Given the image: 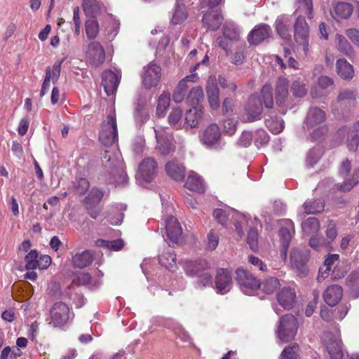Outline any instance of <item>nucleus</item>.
Instances as JSON below:
<instances>
[{"mask_svg":"<svg viewBox=\"0 0 359 359\" xmlns=\"http://www.w3.org/2000/svg\"><path fill=\"white\" fill-rule=\"evenodd\" d=\"M290 18L287 16L278 17L276 21V28L278 34L285 39L290 36L289 27L290 25Z\"/></svg>","mask_w":359,"mask_h":359,"instance_id":"e433bc0d","label":"nucleus"},{"mask_svg":"<svg viewBox=\"0 0 359 359\" xmlns=\"http://www.w3.org/2000/svg\"><path fill=\"white\" fill-rule=\"evenodd\" d=\"M324 203L320 200L307 201L304 204V209L306 214H317L324 210Z\"/></svg>","mask_w":359,"mask_h":359,"instance_id":"79ce46f5","label":"nucleus"},{"mask_svg":"<svg viewBox=\"0 0 359 359\" xmlns=\"http://www.w3.org/2000/svg\"><path fill=\"white\" fill-rule=\"evenodd\" d=\"M161 68L156 63L151 62L145 66L142 74V82L147 89L156 87L160 82Z\"/></svg>","mask_w":359,"mask_h":359,"instance_id":"6e6552de","label":"nucleus"},{"mask_svg":"<svg viewBox=\"0 0 359 359\" xmlns=\"http://www.w3.org/2000/svg\"><path fill=\"white\" fill-rule=\"evenodd\" d=\"M64 62V59L56 62L50 68V67H48L46 69V78H48L49 76V80L51 81L53 83H55L60 75V71H61V65L62 62Z\"/></svg>","mask_w":359,"mask_h":359,"instance_id":"8fccbe9b","label":"nucleus"},{"mask_svg":"<svg viewBox=\"0 0 359 359\" xmlns=\"http://www.w3.org/2000/svg\"><path fill=\"white\" fill-rule=\"evenodd\" d=\"M86 34L89 39H95L99 32V24L95 18H90L85 23Z\"/></svg>","mask_w":359,"mask_h":359,"instance_id":"de8ad7c7","label":"nucleus"},{"mask_svg":"<svg viewBox=\"0 0 359 359\" xmlns=\"http://www.w3.org/2000/svg\"><path fill=\"white\" fill-rule=\"evenodd\" d=\"M201 142L208 148L219 149L222 147V135L216 123L208 126L199 135Z\"/></svg>","mask_w":359,"mask_h":359,"instance_id":"423d86ee","label":"nucleus"},{"mask_svg":"<svg viewBox=\"0 0 359 359\" xmlns=\"http://www.w3.org/2000/svg\"><path fill=\"white\" fill-rule=\"evenodd\" d=\"M89 188V182L85 178H79L74 183L75 191L79 194H83Z\"/></svg>","mask_w":359,"mask_h":359,"instance_id":"e2e57ef3","label":"nucleus"},{"mask_svg":"<svg viewBox=\"0 0 359 359\" xmlns=\"http://www.w3.org/2000/svg\"><path fill=\"white\" fill-rule=\"evenodd\" d=\"M236 280L242 292L248 295H253L261 287L259 280L243 268L237 269Z\"/></svg>","mask_w":359,"mask_h":359,"instance_id":"39448f33","label":"nucleus"},{"mask_svg":"<svg viewBox=\"0 0 359 359\" xmlns=\"http://www.w3.org/2000/svg\"><path fill=\"white\" fill-rule=\"evenodd\" d=\"M224 36L231 40H236L239 36V30L233 24L229 23L224 28Z\"/></svg>","mask_w":359,"mask_h":359,"instance_id":"13d9d810","label":"nucleus"},{"mask_svg":"<svg viewBox=\"0 0 359 359\" xmlns=\"http://www.w3.org/2000/svg\"><path fill=\"white\" fill-rule=\"evenodd\" d=\"M25 262L27 270L46 269L50 265L51 258L48 255L39 257L37 250H32L25 257Z\"/></svg>","mask_w":359,"mask_h":359,"instance_id":"1a4fd4ad","label":"nucleus"},{"mask_svg":"<svg viewBox=\"0 0 359 359\" xmlns=\"http://www.w3.org/2000/svg\"><path fill=\"white\" fill-rule=\"evenodd\" d=\"M262 112V103L261 98L256 95H251L244 107V111L241 115L243 122H253L260 119Z\"/></svg>","mask_w":359,"mask_h":359,"instance_id":"0eeeda50","label":"nucleus"},{"mask_svg":"<svg viewBox=\"0 0 359 359\" xmlns=\"http://www.w3.org/2000/svg\"><path fill=\"white\" fill-rule=\"evenodd\" d=\"M170 93L163 92L158 97L156 107V114L158 116H163L165 111L170 106Z\"/></svg>","mask_w":359,"mask_h":359,"instance_id":"a18cd8bd","label":"nucleus"},{"mask_svg":"<svg viewBox=\"0 0 359 359\" xmlns=\"http://www.w3.org/2000/svg\"><path fill=\"white\" fill-rule=\"evenodd\" d=\"M182 111L179 108H173L168 116V123L176 128L182 126Z\"/></svg>","mask_w":359,"mask_h":359,"instance_id":"864d4df0","label":"nucleus"},{"mask_svg":"<svg viewBox=\"0 0 359 359\" xmlns=\"http://www.w3.org/2000/svg\"><path fill=\"white\" fill-rule=\"evenodd\" d=\"M327 350L331 359H342L344 351L342 343L339 338L334 337L330 339L327 343Z\"/></svg>","mask_w":359,"mask_h":359,"instance_id":"bb28decb","label":"nucleus"},{"mask_svg":"<svg viewBox=\"0 0 359 359\" xmlns=\"http://www.w3.org/2000/svg\"><path fill=\"white\" fill-rule=\"evenodd\" d=\"M262 103L265 107L271 109L273 106V98L272 95V88L270 85L266 84L262 88Z\"/></svg>","mask_w":359,"mask_h":359,"instance_id":"09e8293b","label":"nucleus"},{"mask_svg":"<svg viewBox=\"0 0 359 359\" xmlns=\"http://www.w3.org/2000/svg\"><path fill=\"white\" fill-rule=\"evenodd\" d=\"M339 259L338 255H330L325 261V271H323V269H320L319 270V275L318 276V281H320V279H324L326 276L327 273L331 270L332 265L337 261Z\"/></svg>","mask_w":359,"mask_h":359,"instance_id":"5fc2aeb1","label":"nucleus"},{"mask_svg":"<svg viewBox=\"0 0 359 359\" xmlns=\"http://www.w3.org/2000/svg\"><path fill=\"white\" fill-rule=\"evenodd\" d=\"M213 215L215 219H217V221L222 225L226 224V222L231 215V219L236 221V231L241 237L244 234L243 226L248 225V219L245 215L240 214L230 208H225V209H216L213 212Z\"/></svg>","mask_w":359,"mask_h":359,"instance_id":"f257e3e1","label":"nucleus"},{"mask_svg":"<svg viewBox=\"0 0 359 359\" xmlns=\"http://www.w3.org/2000/svg\"><path fill=\"white\" fill-rule=\"evenodd\" d=\"M302 226L305 235L313 236L319 231L320 224L318 219L309 217L302 223Z\"/></svg>","mask_w":359,"mask_h":359,"instance_id":"58836bf2","label":"nucleus"},{"mask_svg":"<svg viewBox=\"0 0 359 359\" xmlns=\"http://www.w3.org/2000/svg\"><path fill=\"white\" fill-rule=\"evenodd\" d=\"M86 55L87 58L95 66L101 65L105 59L104 48L101 44L97 41H93L88 46Z\"/></svg>","mask_w":359,"mask_h":359,"instance_id":"a211bd4d","label":"nucleus"},{"mask_svg":"<svg viewBox=\"0 0 359 359\" xmlns=\"http://www.w3.org/2000/svg\"><path fill=\"white\" fill-rule=\"evenodd\" d=\"M297 350L296 345L286 347L280 355V359H297Z\"/></svg>","mask_w":359,"mask_h":359,"instance_id":"680f3d73","label":"nucleus"},{"mask_svg":"<svg viewBox=\"0 0 359 359\" xmlns=\"http://www.w3.org/2000/svg\"><path fill=\"white\" fill-rule=\"evenodd\" d=\"M294 39L296 42L303 46L305 53L309 50V27L302 17L297 18L294 24Z\"/></svg>","mask_w":359,"mask_h":359,"instance_id":"f8f14e48","label":"nucleus"},{"mask_svg":"<svg viewBox=\"0 0 359 359\" xmlns=\"http://www.w3.org/2000/svg\"><path fill=\"white\" fill-rule=\"evenodd\" d=\"M167 174L176 181L182 180L184 177V168L179 163L168 162L165 167Z\"/></svg>","mask_w":359,"mask_h":359,"instance_id":"2f4dec72","label":"nucleus"},{"mask_svg":"<svg viewBox=\"0 0 359 359\" xmlns=\"http://www.w3.org/2000/svg\"><path fill=\"white\" fill-rule=\"evenodd\" d=\"M326 120V113L317 107H311L304 121V128L307 129L323 123Z\"/></svg>","mask_w":359,"mask_h":359,"instance_id":"f3484780","label":"nucleus"},{"mask_svg":"<svg viewBox=\"0 0 359 359\" xmlns=\"http://www.w3.org/2000/svg\"><path fill=\"white\" fill-rule=\"evenodd\" d=\"M343 290L341 286L332 285L327 287L323 293L325 302L331 306H335L341 299Z\"/></svg>","mask_w":359,"mask_h":359,"instance_id":"4be33fe9","label":"nucleus"},{"mask_svg":"<svg viewBox=\"0 0 359 359\" xmlns=\"http://www.w3.org/2000/svg\"><path fill=\"white\" fill-rule=\"evenodd\" d=\"M327 128L325 126H318L313 130L311 137L313 141H318L327 134Z\"/></svg>","mask_w":359,"mask_h":359,"instance_id":"69168bd1","label":"nucleus"},{"mask_svg":"<svg viewBox=\"0 0 359 359\" xmlns=\"http://www.w3.org/2000/svg\"><path fill=\"white\" fill-rule=\"evenodd\" d=\"M95 245L97 247H103L114 251L120 250L124 245V242L122 239L115 241H106L103 239H97L95 241Z\"/></svg>","mask_w":359,"mask_h":359,"instance_id":"49530a36","label":"nucleus"},{"mask_svg":"<svg viewBox=\"0 0 359 359\" xmlns=\"http://www.w3.org/2000/svg\"><path fill=\"white\" fill-rule=\"evenodd\" d=\"M296 293L290 287L283 288L277 295L280 305L285 309H291L295 302Z\"/></svg>","mask_w":359,"mask_h":359,"instance_id":"5701e85b","label":"nucleus"},{"mask_svg":"<svg viewBox=\"0 0 359 359\" xmlns=\"http://www.w3.org/2000/svg\"><path fill=\"white\" fill-rule=\"evenodd\" d=\"M81 6L87 17L95 18L100 13L101 5L97 0H83Z\"/></svg>","mask_w":359,"mask_h":359,"instance_id":"72a5a7b5","label":"nucleus"},{"mask_svg":"<svg viewBox=\"0 0 359 359\" xmlns=\"http://www.w3.org/2000/svg\"><path fill=\"white\" fill-rule=\"evenodd\" d=\"M335 40L336 46L339 51L349 57L355 55V51L353 47L344 36L341 34H336Z\"/></svg>","mask_w":359,"mask_h":359,"instance_id":"c9c22d12","label":"nucleus"},{"mask_svg":"<svg viewBox=\"0 0 359 359\" xmlns=\"http://www.w3.org/2000/svg\"><path fill=\"white\" fill-rule=\"evenodd\" d=\"M203 100V91L201 87L196 86L193 88L187 97V102L193 107H199V104Z\"/></svg>","mask_w":359,"mask_h":359,"instance_id":"a19ab883","label":"nucleus"},{"mask_svg":"<svg viewBox=\"0 0 359 359\" xmlns=\"http://www.w3.org/2000/svg\"><path fill=\"white\" fill-rule=\"evenodd\" d=\"M280 283L278 279L271 278L266 279L262 285V290L266 294H271L279 287Z\"/></svg>","mask_w":359,"mask_h":359,"instance_id":"6e6d98bb","label":"nucleus"},{"mask_svg":"<svg viewBox=\"0 0 359 359\" xmlns=\"http://www.w3.org/2000/svg\"><path fill=\"white\" fill-rule=\"evenodd\" d=\"M232 277L231 273L226 269H219L217 271L215 280V288L218 294H226L232 287Z\"/></svg>","mask_w":359,"mask_h":359,"instance_id":"ddd939ff","label":"nucleus"},{"mask_svg":"<svg viewBox=\"0 0 359 359\" xmlns=\"http://www.w3.org/2000/svg\"><path fill=\"white\" fill-rule=\"evenodd\" d=\"M157 172L156 161L151 158H146L139 166L138 176L145 182L154 180Z\"/></svg>","mask_w":359,"mask_h":359,"instance_id":"dca6fc26","label":"nucleus"},{"mask_svg":"<svg viewBox=\"0 0 359 359\" xmlns=\"http://www.w3.org/2000/svg\"><path fill=\"white\" fill-rule=\"evenodd\" d=\"M99 140L105 146H111L118 140L116 118L114 111L107 115L100 131Z\"/></svg>","mask_w":359,"mask_h":359,"instance_id":"f03ea898","label":"nucleus"},{"mask_svg":"<svg viewBox=\"0 0 359 359\" xmlns=\"http://www.w3.org/2000/svg\"><path fill=\"white\" fill-rule=\"evenodd\" d=\"M280 237L282 243L280 256L285 260L287 257V250L292 238L291 231L286 227L281 228L280 230Z\"/></svg>","mask_w":359,"mask_h":359,"instance_id":"ea45409f","label":"nucleus"},{"mask_svg":"<svg viewBox=\"0 0 359 359\" xmlns=\"http://www.w3.org/2000/svg\"><path fill=\"white\" fill-rule=\"evenodd\" d=\"M288 81L285 78H279L277 81L275 89L276 102L278 105L285 103L288 96Z\"/></svg>","mask_w":359,"mask_h":359,"instance_id":"a878e982","label":"nucleus"},{"mask_svg":"<svg viewBox=\"0 0 359 359\" xmlns=\"http://www.w3.org/2000/svg\"><path fill=\"white\" fill-rule=\"evenodd\" d=\"M252 137H253L251 132L244 131L241 135L238 140V144L242 147H247L249 145H250L252 140Z\"/></svg>","mask_w":359,"mask_h":359,"instance_id":"774afa93","label":"nucleus"},{"mask_svg":"<svg viewBox=\"0 0 359 359\" xmlns=\"http://www.w3.org/2000/svg\"><path fill=\"white\" fill-rule=\"evenodd\" d=\"M161 320L162 321L163 326L170 330L177 337L180 338L182 341H188L190 340V337L188 333L177 322L170 319H161Z\"/></svg>","mask_w":359,"mask_h":359,"instance_id":"393cba45","label":"nucleus"},{"mask_svg":"<svg viewBox=\"0 0 359 359\" xmlns=\"http://www.w3.org/2000/svg\"><path fill=\"white\" fill-rule=\"evenodd\" d=\"M156 148L162 154H168L174 150L172 137L170 131L163 127L154 128Z\"/></svg>","mask_w":359,"mask_h":359,"instance_id":"9d476101","label":"nucleus"},{"mask_svg":"<svg viewBox=\"0 0 359 359\" xmlns=\"http://www.w3.org/2000/svg\"><path fill=\"white\" fill-rule=\"evenodd\" d=\"M201 115L202 109H201V107H193L186 114L185 124L190 128L197 126L199 123Z\"/></svg>","mask_w":359,"mask_h":359,"instance_id":"f704fd0d","label":"nucleus"},{"mask_svg":"<svg viewBox=\"0 0 359 359\" xmlns=\"http://www.w3.org/2000/svg\"><path fill=\"white\" fill-rule=\"evenodd\" d=\"M309 257V252L303 247L294 248L290 252V263L294 269L298 271L304 273L305 271L304 265Z\"/></svg>","mask_w":359,"mask_h":359,"instance_id":"4468645a","label":"nucleus"},{"mask_svg":"<svg viewBox=\"0 0 359 359\" xmlns=\"http://www.w3.org/2000/svg\"><path fill=\"white\" fill-rule=\"evenodd\" d=\"M347 133V147L350 151H355L359 144V121L348 128H343L337 133V137L344 136Z\"/></svg>","mask_w":359,"mask_h":359,"instance_id":"2eb2a0df","label":"nucleus"},{"mask_svg":"<svg viewBox=\"0 0 359 359\" xmlns=\"http://www.w3.org/2000/svg\"><path fill=\"white\" fill-rule=\"evenodd\" d=\"M198 76L196 74H192L191 75L187 76L178 83L172 95V99L174 102L176 103H180L182 102L188 88L187 83L189 81L195 82Z\"/></svg>","mask_w":359,"mask_h":359,"instance_id":"412c9836","label":"nucleus"},{"mask_svg":"<svg viewBox=\"0 0 359 359\" xmlns=\"http://www.w3.org/2000/svg\"><path fill=\"white\" fill-rule=\"evenodd\" d=\"M185 187L191 191L196 192L204 191V185L201 177L194 171L189 172Z\"/></svg>","mask_w":359,"mask_h":359,"instance_id":"473e14b6","label":"nucleus"},{"mask_svg":"<svg viewBox=\"0 0 359 359\" xmlns=\"http://www.w3.org/2000/svg\"><path fill=\"white\" fill-rule=\"evenodd\" d=\"M224 131L229 135H232L236 130V121L232 118L225 119L223 122Z\"/></svg>","mask_w":359,"mask_h":359,"instance_id":"0e129e2a","label":"nucleus"},{"mask_svg":"<svg viewBox=\"0 0 359 359\" xmlns=\"http://www.w3.org/2000/svg\"><path fill=\"white\" fill-rule=\"evenodd\" d=\"M119 76L111 70H106L102 74V86L107 95H113L118 86Z\"/></svg>","mask_w":359,"mask_h":359,"instance_id":"aec40b11","label":"nucleus"},{"mask_svg":"<svg viewBox=\"0 0 359 359\" xmlns=\"http://www.w3.org/2000/svg\"><path fill=\"white\" fill-rule=\"evenodd\" d=\"M297 329V320L292 315L287 314L280 318L276 333L283 342H287L294 338Z\"/></svg>","mask_w":359,"mask_h":359,"instance_id":"20e7f679","label":"nucleus"},{"mask_svg":"<svg viewBox=\"0 0 359 359\" xmlns=\"http://www.w3.org/2000/svg\"><path fill=\"white\" fill-rule=\"evenodd\" d=\"M50 315L51 319L50 324L53 327H61L69 319V309L66 304L57 302L53 306Z\"/></svg>","mask_w":359,"mask_h":359,"instance_id":"9b49d317","label":"nucleus"},{"mask_svg":"<svg viewBox=\"0 0 359 359\" xmlns=\"http://www.w3.org/2000/svg\"><path fill=\"white\" fill-rule=\"evenodd\" d=\"M159 262L162 266H164L170 271L176 269L175 255L170 249L167 252L163 253L159 256Z\"/></svg>","mask_w":359,"mask_h":359,"instance_id":"c03bdc74","label":"nucleus"},{"mask_svg":"<svg viewBox=\"0 0 359 359\" xmlns=\"http://www.w3.org/2000/svg\"><path fill=\"white\" fill-rule=\"evenodd\" d=\"M271 29L269 26L259 25L250 32L248 41L250 43L258 44L270 36Z\"/></svg>","mask_w":359,"mask_h":359,"instance_id":"b1692460","label":"nucleus"},{"mask_svg":"<svg viewBox=\"0 0 359 359\" xmlns=\"http://www.w3.org/2000/svg\"><path fill=\"white\" fill-rule=\"evenodd\" d=\"M93 260V257L90 250H85L76 253L72 257V262L74 267L83 269L90 265Z\"/></svg>","mask_w":359,"mask_h":359,"instance_id":"7c9ffc66","label":"nucleus"},{"mask_svg":"<svg viewBox=\"0 0 359 359\" xmlns=\"http://www.w3.org/2000/svg\"><path fill=\"white\" fill-rule=\"evenodd\" d=\"M188 14L185 6L183 4H177L173 11L170 22L172 25H180L187 18Z\"/></svg>","mask_w":359,"mask_h":359,"instance_id":"4c0bfd02","label":"nucleus"},{"mask_svg":"<svg viewBox=\"0 0 359 359\" xmlns=\"http://www.w3.org/2000/svg\"><path fill=\"white\" fill-rule=\"evenodd\" d=\"M338 75L343 79L349 80L354 76L353 67L345 59H339L336 62Z\"/></svg>","mask_w":359,"mask_h":359,"instance_id":"c756f323","label":"nucleus"},{"mask_svg":"<svg viewBox=\"0 0 359 359\" xmlns=\"http://www.w3.org/2000/svg\"><path fill=\"white\" fill-rule=\"evenodd\" d=\"M266 127L274 134L280 133L284 128L283 121L277 117L270 116L265 121Z\"/></svg>","mask_w":359,"mask_h":359,"instance_id":"37998d69","label":"nucleus"},{"mask_svg":"<svg viewBox=\"0 0 359 359\" xmlns=\"http://www.w3.org/2000/svg\"><path fill=\"white\" fill-rule=\"evenodd\" d=\"M247 242L252 251L258 250V233L256 230L252 229L249 231Z\"/></svg>","mask_w":359,"mask_h":359,"instance_id":"bf43d9fd","label":"nucleus"},{"mask_svg":"<svg viewBox=\"0 0 359 359\" xmlns=\"http://www.w3.org/2000/svg\"><path fill=\"white\" fill-rule=\"evenodd\" d=\"M291 91L294 97H303L307 93V88L306 87V84L303 81L299 79H297L292 83Z\"/></svg>","mask_w":359,"mask_h":359,"instance_id":"3c124183","label":"nucleus"},{"mask_svg":"<svg viewBox=\"0 0 359 359\" xmlns=\"http://www.w3.org/2000/svg\"><path fill=\"white\" fill-rule=\"evenodd\" d=\"M351 163L348 160L341 163L339 169V175L344 178L343 183L338 185L337 188L341 191H349L359 182V169L351 170Z\"/></svg>","mask_w":359,"mask_h":359,"instance_id":"7ed1b4c3","label":"nucleus"},{"mask_svg":"<svg viewBox=\"0 0 359 359\" xmlns=\"http://www.w3.org/2000/svg\"><path fill=\"white\" fill-rule=\"evenodd\" d=\"M352 12L353 7L349 3L339 2L335 5L334 10L331 12V15L334 19L339 20L349 18Z\"/></svg>","mask_w":359,"mask_h":359,"instance_id":"c85d7f7f","label":"nucleus"},{"mask_svg":"<svg viewBox=\"0 0 359 359\" xmlns=\"http://www.w3.org/2000/svg\"><path fill=\"white\" fill-rule=\"evenodd\" d=\"M103 196L104 194L100 189L97 188H93L91 189L88 196L86 197V203L88 205L95 206L100 202L103 198Z\"/></svg>","mask_w":359,"mask_h":359,"instance_id":"603ef678","label":"nucleus"},{"mask_svg":"<svg viewBox=\"0 0 359 359\" xmlns=\"http://www.w3.org/2000/svg\"><path fill=\"white\" fill-rule=\"evenodd\" d=\"M323 155V151L320 148H313L308 154L306 163L311 167L313 166L320 158Z\"/></svg>","mask_w":359,"mask_h":359,"instance_id":"4d7b16f0","label":"nucleus"},{"mask_svg":"<svg viewBox=\"0 0 359 359\" xmlns=\"http://www.w3.org/2000/svg\"><path fill=\"white\" fill-rule=\"evenodd\" d=\"M205 90L207 95L219 93V90L217 86V80L215 76H210L208 77Z\"/></svg>","mask_w":359,"mask_h":359,"instance_id":"052dcab7","label":"nucleus"},{"mask_svg":"<svg viewBox=\"0 0 359 359\" xmlns=\"http://www.w3.org/2000/svg\"><path fill=\"white\" fill-rule=\"evenodd\" d=\"M165 231L167 238L172 243H177L182 234V228L177 219L172 216L165 220Z\"/></svg>","mask_w":359,"mask_h":359,"instance_id":"6ab92c4d","label":"nucleus"},{"mask_svg":"<svg viewBox=\"0 0 359 359\" xmlns=\"http://www.w3.org/2000/svg\"><path fill=\"white\" fill-rule=\"evenodd\" d=\"M219 243V236L217 233L210 231L207 236V246L208 249L215 250Z\"/></svg>","mask_w":359,"mask_h":359,"instance_id":"338daca9","label":"nucleus"},{"mask_svg":"<svg viewBox=\"0 0 359 359\" xmlns=\"http://www.w3.org/2000/svg\"><path fill=\"white\" fill-rule=\"evenodd\" d=\"M203 22L208 29H217L222 21V16L217 11H212L206 13L203 17Z\"/></svg>","mask_w":359,"mask_h":359,"instance_id":"cd10ccee","label":"nucleus"}]
</instances>
